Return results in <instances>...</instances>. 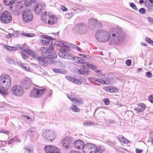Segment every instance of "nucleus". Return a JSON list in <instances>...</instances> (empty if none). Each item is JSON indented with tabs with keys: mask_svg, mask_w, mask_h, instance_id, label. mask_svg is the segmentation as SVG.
Returning <instances> with one entry per match:
<instances>
[{
	"mask_svg": "<svg viewBox=\"0 0 153 153\" xmlns=\"http://www.w3.org/2000/svg\"><path fill=\"white\" fill-rule=\"evenodd\" d=\"M104 89L107 91L110 92H112L114 91L113 88L110 86L105 87L104 88Z\"/></svg>",
	"mask_w": 153,
	"mask_h": 153,
	"instance_id": "58836bf2",
	"label": "nucleus"
},
{
	"mask_svg": "<svg viewBox=\"0 0 153 153\" xmlns=\"http://www.w3.org/2000/svg\"><path fill=\"white\" fill-rule=\"evenodd\" d=\"M12 79L7 74H3L0 76V93L4 95L8 94L7 91L10 87Z\"/></svg>",
	"mask_w": 153,
	"mask_h": 153,
	"instance_id": "7ed1b4c3",
	"label": "nucleus"
},
{
	"mask_svg": "<svg viewBox=\"0 0 153 153\" xmlns=\"http://www.w3.org/2000/svg\"><path fill=\"white\" fill-rule=\"evenodd\" d=\"M16 0H3L4 4L7 6H10L14 3Z\"/></svg>",
	"mask_w": 153,
	"mask_h": 153,
	"instance_id": "7c9ffc66",
	"label": "nucleus"
},
{
	"mask_svg": "<svg viewBox=\"0 0 153 153\" xmlns=\"http://www.w3.org/2000/svg\"><path fill=\"white\" fill-rule=\"evenodd\" d=\"M12 15L8 11H4L2 13L0 16L1 22L4 24H8L12 20Z\"/></svg>",
	"mask_w": 153,
	"mask_h": 153,
	"instance_id": "0eeeda50",
	"label": "nucleus"
},
{
	"mask_svg": "<svg viewBox=\"0 0 153 153\" xmlns=\"http://www.w3.org/2000/svg\"><path fill=\"white\" fill-rule=\"evenodd\" d=\"M134 109L137 112L143 111L144 110V109L141 108H140V107L135 108Z\"/></svg>",
	"mask_w": 153,
	"mask_h": 153,
	"instance_id": "3c124183",
	"label": "nucleus"
},
{
	"mask_svg": "<svg viewBox=\"0 0 153 153\" xmlns=\"http://www.w3.org/2000/svg\"><path fill=\"white\" fill-rule=\"evenodd\" d=\"M32 129H35V128H29L27 130V134L28 135H29L30 136L32 134L33 132V131L32 130Z\"/></svg>",
	"mask_w": 153,
	"mask_h": 153,
	"instance_id": "09e8293b",
	"label": "nucleus"
},
{
	"mask_svg": "<svg viewBox=\"0 0 153 153\" xmlns=\"http://www.w3.org/2000/svg\"><path fill=\"white\" fill-rule=\"evenodd\" d=\"M42 136L46 140L51 141L56 137V134L52 130L46 129L44 131Z\"/></svg>",
	"mask_w": 153,
	"mask_h": 153,
	"instance_id": "423d86ee",
	"label": "nucleus"
},
{
	"mask_svg": "<svg viewBox=\"0 0 153 153\" xmlns=\"http://www.w3.org/2000/svg\"><path fill=\"white\" fill-rule=\"evenodd\" d=\"M126 64L128 66H130L131 64V60H130V59L127 60L126 61Z\"/></svg>",
	"mask_w": 153,
	"mask_h": 153,
	"instance_id": "bf43d9fd",
	"label": "nucleus"
},
{
	"mask_svg": "<svg viewBox=\"0 0 153 153\" xmlns=\"http://www.w3.org/2000/svg\"><path fill=\"white\" fill-rule=\"evenodd\" d=\"M103 149L99 146L97 147L95 145L88 143L84 145L82 149L83 153H102Z\"/></svg>",
	"mask_w": 153,
	"mask_h": 153,
	"instance_id": "20e7f679",
	"label": "nucleus"
},
{
	"mask_svg": "<svg viewBox=\"0 0 153 153\" xmlns=\"http://www.w3.org/2000/svg\"><path fill=\"white\" fill-rule=\"evenodd\" d=\"M88 26L92 30L97 29V27H100L101 26V23L94 18L89 19L88 22Z\"/></svg>",
	"mask_w": 153,
	"mask_h": 153,
	"instance_id": "9d476101",
	"label": "nucleus"
},
{
	"mask_svg": "<svg viewBox=\"0 0 153 153\" xmlns=\"http://www.w3.org/2000/svg\"><path fill=\"white\" fill-rule=\"evenodd\" d=\"M111 33V38L109 43L114 45L120 44L123 41L124 33L122 30L119 27H114L110 30Z\"/></svg>",
	"mask_w": 153,
	"mask_h": 153,
	"instance_id": "f03ea898",
	"label": "nucleus"
},
{
	"mask_svg": "<svg viewBox=\"0 0 153 153\" xmlns=\"http://www.w3.org/2000/svg\"><path fill=\"white\" fill-rule=\"evenodd\" d=\"M73 141L74 140L71 137L67 136L62 141L61 144L65 148L69 149L71 147Z\"/></svg>",
	"mask_w": 153,
	"mask_h": 153,
	"instance_id": "9b49d317",
	"label": "nucleus"
},
{
	"mask_svg": "<svg viewBox=\"0 0 153 153\" xmlns=\"http://www.w3.org/2000/svg\"><path fill=\"white\" fill-rule=\"evenodd\" d=\"M6 60L7 62L10 64H13L15 63V61L14 60L10 57H7Z\"/></svg>",
	"mask_w": 153,
	"mask_h": 153,
	"instance_id": "e433bc0d",
	"label": "nucleus"
},
{
	"mask_svg": "<svg viewBox=\"0 0 153 153\" xmlns=\"http://www.w3.org/2000/svg\"><path fill=\"white\" fill-rule=\"evenodd\" d=\"M23 50L25 51V53L28 54L33 58L36 57L37 56V53L31 50L28 47H26Z\"/></svg>",
	"mask_w": 153,
	"mask_h": 153,
	"instance_id": "4be33fe9",
	"label": "nucleus"
},
{
	"mask_svg": "<svg viewBox=\"0 0 153 153\" xmlns=\"http://www.w3.org/2000/svg\"><path fill=\"white\" fill-rule=\"evenodd\" d=\"M45 152L47 153H60V149L53 146H46L44 148Z\"/></svg>",
	"mask_w": 153,
	"mask_h": 153,
	"instance_id": "dca6fc26",
	"label": "nucleus"
},
{
	"mask_svg": "<svg viewBox=\"0 0 153 153\" xmlns=\"http://www.w3.org/2000/svg\"><path fill=\"white\" fill-rule=\"evenodd\" d=\"M138 107H140L141 108L144 109V110L146 108V105L144 104L140 103L139 104Z\"/></svg>",
	"mask_w": 153,
	"mask_h": 153,
	"instance_id": "5fc2aeb1",
	"label": "nucleus"
},
{
	"mask_svg": "<svg viewBox=\"0 0 153 153\" xmlns=\"http://www.w3.org/2000/svg\"><path fill=\"white\" fill-rule=\"evenodd\" d=\"M89 67L91 69L94 70V71L97 72H99L100 71L99 70H98L97 69V68L96 66H94V65H89Z\"/></svg>",
	"mask_w": 153,
	"mask_h": 153,
	"instance_id": "79ce46f5",
	"label": "nucleus"
},
{
	"mask_svg": "<svg viewBox=\"0 0 153 153\" xmlns=\"http://www.w3.org/2000/svg\"><path fill=\"white\" fill-rule=\"evenodd\" d=\"M22 35L23 36H26L28 37H33L35 36V34L33 33H23L22 34Z\"/></svg>",
	"mask_w": 153,
	"mask_h": 153,
	"instance_id": "a19ab883",
	"label": "nucleus"
},
{
	"mask_svg": "<svg viewBox=\"0 0 153 153\" xmlns=\"http://www.w3.org/2000/svg\"><path fill=\"white\" fill-rule=\"evenodd\" d=\"M55 57L53 58H49V59L50 60V64H51L52 63H53L55 65H58L61 64V62H60V60H57L54 58Z\"/></svg>",
	"mask_w": 153,
	"mask_h": 153,
	"instance_id": "393cba45",
	"label": "nucleus"
},
{
	"mask_svg": "<svg viewBox=\"0 0 153 153\" xmlns=\"http://www.w3.org/2000/svg\"><path fill=\"white\" fill-rule=\"evenodd\" d=\"M38 136V134L35 131H33V133L30 136V137L33 138H36Z\"/></svg>",
	"mask_w": 153,
	"mask_h": 153,
	"instance_id": "37998d69",
	"label": "nucleus"
},
{
	"mask_svg": "<svg viewBox=\"0 0 153 153\" xmlns=\"http://www.w3.org/2000/svg\"><path fill=\"white\" fill-rule=\"evenodd\" d=\"M83 100L82 99L79 98H76L74 104H77L78 105H80L82 104Z\"/></svg>",
	"mask_w": 153,
	"mask_h": 153,
	"instance_id": "4c0bfd02",
	"label": "nucleus"
},
{
	"mask_svg": "<svg viewBox=\"0 0 153 153\" xmlns=\"http://www.w3.org/2000/svg\"><path fill=\"white\" fill-rule=\"evenodd\" d=\"M48 16L47 23L50 25H53L56 23L57 18L55 15L48 14Z\"/></svg>",
	"mask_w": 153,
	"mask_h": 153,
	"instance_id": "6ab92c4d",
	"label": "nucleus"
},
{
	"mask_svg": "<svg viewBox=\"0 0 153 153\" xmlns=\"http://www.w3.org/2000/svg\"><path fill=\"white\" fill-rule=\"evenodd\" d=\"M145 41L149 43L150 44H151L153 45V41H152L151 39H149V38L148 37H146L145 38Z\"/></svg>",
	"mask_w": 153,
	"mask_h": 153,
	"instance_id": "c03bdc74",
	"label": "nucleus"
},
{
	"mask_svg": "<svg viewBox=\"0 0 153 153\" xmlns=\"http://www.w3.org/2000/svg\"><path fill=\"white\" fill-rule=\"evenodd\" d=\"M45 88L42 89L33 88L30 91L29 95L30 97L33 98H39L43 95L45 91Z\"/></svg>",
	"mask_w": 153,
	"mask_h": 153,
	"instance_id": "6e6552de",
	"label": "nucleus"
},
{
	"mask_svg": "<svg viewBox=\"0 0 153 153\" xmlns=\"http://www.w3.org/2000/svg\"><path fill=\"white\" fill-rule=\"evenodd\" d=\"M18 65L20 66L25 71H29L30 70V68L28 67L26 65L23 64L22 63H18Z\"/></svg>",
	"mask_w": 153,
	"mask_h": 153,
	"instance_id": "bb28decb",
	"label": "nucleus"
},
{
	"mask_svg": "<svg viewBox=\"0 0 153 153\" xmlns=\"http://www.w3.org/2000/svg\"><path fill=\"white\" fill-rule=\"evenodd\" d=\"M70 109L72 111L75 112H79L80 110L76 105H72L70 107Z\"/></svg>",
	"mask_w": 153,
	"mask_h": 153,
	"instance_id": "cd10ccee",
	"label": "nucleus"
},
{
	"mask_svg": "<svg viewBox=\"0 0 153 153\" xmlns=\"http://www.w3.org/2000/svg\"><path fill=\"white\" fill-rule=\"evenodd\" d=\"M20 84L23 88L25 90H27L30 88L32 85V82L31 79L26 77L21 80Z\"/></svg>",
	"mask_w": 153,
	"mask_h": 153,
	"instance_id": "f8f14e48",
	"label": "nucleus"
},
{
	"mask_svg": "<svg viewBox=\"0 0 153 153\" xmlns=\"http://www.w3.org/2000/svg\"><path fill=\"white\" fill-rule=\"evenodd\" d=\"M61 9L63 11H67V9L65 6L63 5L61 6Z\"/></svg>",
	"mask_w": 153,
	"mask_h": 153,
	"instance_id": "13d9d810",
	"label": "nucleus"
},
{
	"mask_svg": "<svg viewBox=\"0 0 153 153\" xmlns=\"http://www.w3.org/2000/svg\"><path fill=\"white\" fill-rule=\"evenodd\" d=\"M41 38H43L45 39H41L40 40V42L41 43L44 45H51L52 43V40H53V38L52 37L46 35H41Z\"/></svg>",
	"mask_w": 153,
	"mask_h": 153,
	"instance_id": "2eb2a0df",
	"label": "nucleus"
},
{
	"mask_svg": "<svg viewBox=\"0 0 153 153\" xmlns=\"http://www.w3.org/2000/svg\"><path fill=\"white\" fill-rule=\"evenodd\" d=\"M68 97L70 100L73 103L75 102V101L76 98L75 95L74 94L68 95Z\"/></svg>",
	"mask_w": 153,
	"mask_h": 153,
	"instance_id": "f704fd0d",
	"label": "nucleus"
},
{
	"mask_svg": "<svg viewBox=\"0 0 153 153\" xmlns=\"http://www.w3.org/2000/svg\"><path fill=\"white\" fill-rule=\"evenodd\" d=\"M118 138L120 141L124 144H127L129 142L128 140L121 135H119Z\"/></svg>",
	"mask_w": 153,
	"mask_h": 153,
	"instance_id": "c756f323",
	"label": "nucleus"
},
{
	"mask_svg": "<svg viewBox=\"0 0 153 153\" xmlns=\"http://www.w3.org/2000/svg\"><path fill=\"white\" fill-rule=\"evenodd\" d=\"M102 84L109 85L113 84L116 82L115 79L112 78H105L103 79H94Z\"/></svg>",
	"mask_w": 153,
	"mask_h": 153,
	"instance_id": "4468645a",
	"label": "nucleus"
},
{
	"mask_svg": "<svg viewBox=\"0 0 153 153\" xmlns=\"http://www.w3.org/2000/svg\"><path fill=\"white\" fill-rule=\"evenodd\" d=\"M70 10L71 11L73 10V12H71L68 13L67 14H66L65 15V17L67 19H70L72 16H74L75 14V10H74L73 8H71Z\"/></svg>",
	"mask_w": 153,
	"mask_h": 153,
	"instance_id": "c85d7f7f",
	"label": "nucleus"
},
{
	"mask_svg": "<svg viewBox=\"0 0 153 153\" xmlns=\"http://www.w3.org/2000/svg\"><path fill=\"white\" fill-rule=\"evenodd\" d=\"M53 48L52 46L48 47H42L41 50L42 52L41 53L42 56L45 57H39L37 58V60L39 63L40 65L43 66H47L48 64H50V62L51 60L49 58H53L56 57V55L55 53H52L50 51H52L53 50Z\"/></svg>",
	"mask_w": 153,
	"mask_h": 153,
	"instance_id": "f257e3e1",
	"label": "nucleus"
},
{
	"mask_svg": "<svg viewBox=\"0 0 153 153\" xmlns=\"http://www.w3.org/2000/svg\"><path fill=\"white\" fill-rule=\"evenodd\" d=\"M73 58L74 60V61L75 63L78 64H81V66L83 68H85V65L86 64L84 60H83L82 58L76 56H75L74 57H73Z\"/></svg>",
	"mask_w": 153,
	"mask_h": 153,
	"instance_id": "412c9836",
	"label": "nucleus"
},
{
	"mask_svg": "<svg viewBox=\"0 0 153 153\" xmlns=\"http://www.w3.org/2000/svg\"><path fill=\"white\" fill-rule=\"evenodd\" d=\"M95 36L98 41L105 42L109 40L111 36L108 32L104 30H100L96 33Z\"/></svg>",
	"mask_w": 153,
	"mask_h": 153,
	"instance_id": "39448f33",
	"label": "nucleus"
},
{
	"mask_svg": "<svg viewBox=\"0 0 153 153\" xmlns=\"http://www.w3.org/2000/svg\"><path fill=\"white\" fill-rule=\"evenodd\" d=\"M35 1L34 0H25V5L26 7H29Z\"/></svg>",
	"mask_w": 153,
	"mask_h": 153,
	"instance_id": "473e14b6",
	"label": "nucleus"
},
{
	"mask_svg": "<svg viewBox=\"0 0 153 153\" xmlns=\"http://www.w3.org/2000/svg\"><path fill=\"white\" fill-rule=\"evenodd\" d=\"M86 28V26L83 23H80L76 25L73 29L74 32L76 34L84 31Z\"/></svg>",
	"mask_w": 153,
	"mask_h": 153,
	"instance_id": "f3484780",
	"label": "nucleus"
},
{
	"mask_svg": "<svg viewBox=\"0 0 153 153\" xmlns=\"http://www.w3.org/2000/svg\"><path fill=\"white\" fill-rule=\"evenodd\" d=\"M45 6L44 4H39L36 5L35 8V12L37 14L41 12L42 10H44Z\"/></svg>",
	"mask_w": 153,
	"mask_h": 153,
	"instance_id": "b1692460",
	"label": "nucleus"
},
{
	"mask_svg": "<svg viewBox=\"0 0 153 153\" xmlns=\"http://www.w3.org/2000/svg\"><path fill=\"white\" fill-rule=\"evenodd\" d=\"M84 144V143L83 141L80 140H78L74 142V146L77 149L82 150Z\"/></svg>",
	"mask_w": 153,
	"mask_h": 153,
	"instance_id": "aec40b11",
	"label": "nucleus"
},
{
	"mask_svg": "<svg viewBox=\"0 0 153 153\" xmlns=\"http://www.w3.org/2000/svg\"><path fill=\"white\" fill-rule=\"evenodd\" d=\"M149 100L151 103H153V95H151L149 97Z\"/></svg>",
	"mask_w": 153,
	"mask_h": 153,
	"instance_id": "4d7b16f0",
	"label": "nucleus"
},
{
	"mask_svg": "<svg viewBox=\"0 0 153 153\" xmlns=\"http://www.w3.org/2000/svg\"><path fill=\"white\" fill-rule=\"evenodd\" d=\"M69 153H81V152L76 151H74V150H71L69 152Z\"/></svg>",
	"mask_w": 153,
	"mask_h": 153,
	"instance_id": "774afa93",
	"label": "nucleus"
},
{
	"mask_svg": "<svg viewBox=\"0 0 153 153\" xmlns=\"http://www.w3.org/2000/svg\"><path fill=\"white\" fill-rule=\"evenodd\" d=\"M23 116L24 117L25 119L26 118L29 121L31 122L33 121V119L30 117L28 116L25 115H23Z\"/></svg>",
	"mask_w": 153,
	"mask_h": 153,
	"instance_id": "a18cd8bd",
	"label": "nucleus"
},
{
	"mask_svg": "<svg viewBox=\"0 0 153 153\" xmlns=\"http://www.w3.org/2000/svg\"><path fill=\"white\" fill-rule=\"evenodd\" d=\"M22 6H23L22 4H19L17 5L16 8L17 9L18 8L19 9V10L22 8Z\"/></svg>",
	"mask_w": 153,
	"mask_h": 153,
	"instance_id": "e2e57ef3",
	"label": "nucleus"
},
{
	"mask_svg": "<svg viewBox=\"0 0 153 153\" xmlns=\"http://www.w3.org/2000/svg\"><path fill=\"white\" fill-rule=\"evenodd\" d=\"M130 6L135 10H137V7L134 3H131L130 4Z\"/></svg>",
	"mask_w": 153,
	"mask_h": 153,
	"instance_id": "864d4df0",
	"label": "nucleus"
},
{
	"mask_svg": "<svg viewBox=\"0 0 153 153\" xmlns=\"http://www.w3.org/2000/svg\"><path fill=\"white\" fill-rule=\"evenodd\" d=\"M3 46L4 48H6L9 51H13V50H16L17 48H15V47L10 46L6 45H4Z\"/></svg>",
	"mask_w": 153,
	"mask_h": 153,
	"instance_id": "c9c22d12",
	"label": "nucleus"
},
{
	"mask_svg": "<svg viewBox=\"0 0 153 153\" xmlns=\"http://www.w3.org/2000/svg\"><path fill=\"white\" fill-rule=\"evenodd\" d=\"M147 20L149 22L153 24V19L151 18L148 17L147 18Z\"/></svg>",
	"mask_w": 153,
	"mask_h": 153,
	"instance_id": "680f3d73",
	"label": "nucleus"
},
{
	"mask_svg": "<svg viewBox=\"0 0 153 153\" xmlns=\"http://www.w3.org/2000/svg\"><path fill=\"white\" fill-rule=\"evenodd\" d=\"M103 101L105 102V104L106 105H108L110 102L109 100L107 99H104Z\"/></svg>",
	"mask_w": 153,
	"mask_h": 153,
	"instance_id": "052dcab7",
	"label": "nucleus"
},
{
	"mask_svg": "<svg viewBox=\"0 0 153 153\" xmlns=\"http://www.w3.org/2000/svg\"><path fill=\"white\" fill-rule=\"evenodd\" d=\"M24 150H27V151H25V153H33V152L30 149H28V148L27 147H25L24 149Z\"/></svg>",
	"mask_w": 153,
	"mask_h": 153,
	"instance_id": "8fccbe9b",
	"label": "nucleus"
},
{
	"mask_svg": "<svg viewBox=\"0 0 153 153\" xmlns=\"http://www.w3.org/2000/svg\"><path fill=\"white\" fill-rule=\"evenodd\" d=\"M13 36V33H9L6 35V37L7 38H10Z\"/></svg>",
	"mask_w": 153,
	"mask_h": 153,
	"instance_id": "0e129e2a",
	"label": "nucleus"
},
{
	"mask_svg": "<svg viewBox=\"0 0 153 153\" xmlns=\"http://www.w3.org/2000/svg\"><path fill=\"white\" fill-rule=\"evenodd\" d=\"M47 12H45L43 13L41 15V19L42 20L44 23H47V18L48 17H47Z\"/></svg>",
	"mask_w": 153,
	"mask_h": 153,
	"instance_id": "a878e982",
	"label": "nucleus"
},
{
	"mask_svg": "<svg viewBox=\"0 0 153 153\" xmlns=\"http://www.w3.org/2000/svg\"><path fill=\"white\" fill-rule=\"evenodd\" d=\"M66 49L65 48H63L58 53L59 56L65 59H73V57L71 55L68 53H65Z\"/></svg>",
	"mask_w": 153,
	"mask_h": 153,
	"instance_id": "a211bd4d",
	"label": "nucleus"
},
{
	"mask_svg": "<svg viewBox=\"0 0 153 153\" xmlns=\"http://www.w3.org/2000/svg\"><path fill=\"white\" fill-rule=\"evenodd\" d=\"M74 48L76 49L78 51H80V49L76 45H74L73 46Z\"/></svg>",
	"mask_w": 153,
	"mask_h": 153,
	"instance_id": "338daca9",
	"label": "nucleus"
},
{
	"mask_svg": "<svg viewBox=\"0 0 153 153\" xmlns=\"http://www.w3.org/2000/svg\"><path fill=\"white\" fill-rule=\"evenodd\" d=\"M139 11L142 14H144L146 13V12L145 9L143 8L140 9Z\"/></svg>",
	"mask_w": 153,
	"mask_h": 153,
	"instance_id": "de8ad7c7",
	"label": "nucleus"
},
{
	"mask_svg": "<svg viewBox=\"0 0 153 153\" xmlns=\"http://www.w3.org/2000/svg\"><path fill=\"white\" fill-rule=\"evenodd\" d=\"M21 55L22 58L24 59H25L27 58H28V57L26 56V54L22 52L21 53Z\"/></svg>",
	"mask_w": 153,
	"mask_h": 153,
	"instance_id": "6e6d98bb",
	"label": "nucleus"
},
{
	"mask_svg": "<svg viewBox=\"0 0 153 153\" xmlns=\"http://www.w3.org/2000/svg\"><path fill=\"white\" fill-rule=\"evenodd\" d=\"M66 79L69 81L76 84L81 85V82L78 79L72 76H68L65 77Z\"/></svg>",
	"mask_w": 153,
	"mask_h": 153,
	"instance_id": "5701e85b",
	"label": "nucleus"
},
{
	"mask_svg": "<svg viewBox=\"0 0 153 153\" xmlns=\"http://www.w3.org/2000/svg\"><path fill=\"white\" fill-rule=\"evenodd\" d=\"M83 125L85 126H89L92 125H94V123L91 122L90 121H88L83 123Z\"/></svg>",
	"mask_w": 153,
	"mask_h": 153,
	"instance_id": "ea45409f",
	"label": "nucleus"
},
{
	"mask_svg": "<svg viewBox=\"0 0 153 153\" xmlns=\"http://www.w3.org/2000/svg\"><path fill=\"white\" fill-rule=\"evenodd\" d=\"M54 44L56 45L61 46L64 47H66L67 46L65 45L62 43V42L60 41H56L54 42Z\"/></svg>",
	"mask_w": 153,
	"mask_h": 153,
	"instance_id": "72a5a7b5",
	"label": "nucleus"
},
{
	"mask_svg": "<svg viewBox=\"0 0 153 153\" xmlns=\"http://www.w3.org/2000/svg\"><path fill=\"white\" fill-rule=\"evenodd\" d=\"M33 18V15L30 11L25 10L23 12L22 19L24 21L27 22L32 21Z\"/></svg>",
	"mask_w": 153,
	"mask_h": 153,
	"instance_id": "ddd939ff",
	"label": "nucleus"
},
{
	"mask_svg": "<svg viewBox=\"0 0 153 153\" xmlns=\"http://www.w3.org/2000/svg\"><path fill=\"white\" fill-rule=\"evenodd\" d=\"M146 75L148 78H151L152 76V73L150 71L146 72Z\"/></svg>",
	"mask_w": 153,
	"mask_h": 153,
	"instance_id": "603ef678",
	"label": "nucleus"
},
{
	"mask_svg": "<svg viewBox=\"0 0 153 153\" xmlns=\"http://www.w3.org/2000/svg\"><path fill=\"white\" fill-rule=\"evenodd\" d=\"M52 70L55 73L62 74H64V71L60 68H53Z\"/></svg>",
	"mask_w": 153,
	"mask_h": 153,
	"instance_id": "2f4dec72",
	"label": "nucleus"
},
{
	"mask_svg": "<svg viewBox=\"0 0 153 153\" xmlns=\"http://www.w3.org/2000/svg\"><path fill=\"white\" fill-rule=\"evenodd\" d=\"M143 152V150L139 149H136V152L137 153H141Z\"/></svg>",
	"mask_w": 153,
	"mask_h": 153,
	"instance_id": "69168bd1",
	"label": "nucleus"
},
{
	"mask_svg": "<svg viewBox=\"0 0 153 153\" xmlns=\"http://www.w3.org/2000/svg\"><path fill=\"white\" fill-rule=\"evenodd\" d=\"M0 133H2L8 135V137L10 136V134L11 135V134L9 132L2 129L0 130Z\"/></svg>",
	"mask_w": 153,
	"mask_h": 153,
	"instance_id": "49530a36",
	"label": "nucleus"
},
{
	"mask_svg": "<svg viewBox=\"0 0 153 153\" xmlns=\"http://www.w3.org/2000/svg\"><path fill=\"white\" fill-rule=\"evenodd\" d=\"M12 91V93L14 95L19 97L22 96L24 93L23 88L21 86L19 85L13 86Z\"/></svg>",
	"mask_w": 153,
	"mask_h": 153,
	"instance_id": "1a4fd4ad",
	"label": "nucleus"
}]
</instances>
